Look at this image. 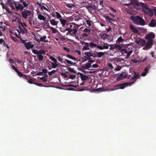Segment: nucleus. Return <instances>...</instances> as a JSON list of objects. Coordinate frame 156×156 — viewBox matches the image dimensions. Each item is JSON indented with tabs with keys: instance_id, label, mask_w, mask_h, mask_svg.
<instances>
[{
	"instance_id": "59",
	"label": "nucleus",
	"mask_w": 156,
	"mask_h": 156,
	"mask_svg": "<svg viewBox=\"0 0 156 156\" xmlns=\"http://www.w3.org/2000/svg\"><path fill=\"white\" fill-rule=\"evenodd\" d=\"M5 42L3 40L2 38L0 39V44H2L3 45H5Z\"/></svg>"
},
{
	"instance_id": "54",
	"label": "nucleus",
	"mask_w": 156,
	"mask_h": 156,
	"mask_svg": "<svg viewBox=\"0 0 156 156\" xmlns=\"http://www.w3.org/2000/svg\"><path fill=\"white\" fill-rule=\"evenodd\" d=\"M109 46H110L111 47L109 49L110 50L113 51L114 50V49H115L114 48L115 45H114L110 44L109 45Z\"/></svg>"
},
{
	"instance_id": "56",
	"label": "nucleus",
	"mask_w": 156,
	"mask_h": 156,
	"mask_svg": "<svg viewBox=\"0 0 156 156\" xmlns=\"http://www.w3.org/2000/svg\"><path fill=\"white\" fill-rule=\"evenodd\" d=\"M150 68V67L149 66H146V67L145 68L144 71L146 72H148V71L149 70Z\"/></svg>"
},
{
	"instance_id": "41",
	"label": "nucleus",
	"mask_w": 156,
	"mask_h": 156,
	"mask_svg": "<svg viewBox=\"0 0 156 156\" xmlns=\"http://www.w3.org/2000/svg\"><path fill=\"white\" fill-rule=\"evenodd\" d=\"M84 54L88 57H92V54L90 52H87L84 53Z\"/></svg>"
},
{
	"instance_id": "43",
	"label": "nucleus",
	"mask_w": 156,
	"mask_h": 156,
	"mask_svg": "<svg viewBox=\"0 0 156 156\" xmlns=\"http://www.w3.org/2000/svg\"><path fill=\"white\" fill-rule=\"evenodd\" d=\"M140 5H141V6H142V7H143V9H145V8H148L147 7V5L146 4L140 2Z\"/></svg>"
},
{
	"instance_id": "15",
	"label": "nucleus",
	"mask_w": 156,
	"mask_h": 156,
	"mask_svg": "<svg viewBox=\"0 0 156 156\" xmlns=\"http://www.w3.org/2000/svg\"><path fill=\"white\" fill-rule=\"evenodd\" d=\"M24 45L27 49L28 50L31 48H32L34 47V45L31 44L29 42H27L26 44H25Z\"/></svg>"
},
{
	"instance_id": "8",
	"label": "nucleus",
	"mask_w": 156,
	"mask_h": 156,
	"mask_svg": "<svg viewBox=\"0 0 156 156\" xmlns=\"http://www.w3.org/2000/svg\"><path fill=\"white\" fill-rule=\"evenodd\" d=\"M103 43L105 45L102 46H100L99 45H97V48L101 50L103 49H108V46H109V44L105 42H103Z\"/></svg>"
},
{
	"instance_id": "29",
	"label": "nucleus",
	"mask_w": 156,
	"mask_h": 156,
	"mask_svg": "<svg viewBox=\"0 0 156 156\" xmlns=\"http://www.w3.org/2000/svg\"><path fill=\"white\" fill-rule=\"evenodd\" d=\"M128 51L127 49H122L120 51V52L121 53V54H126Z\"/></svg>"
},
{
	"instance_id": "36",
	"label": "nucleus",
	"mask_w": 156,
	"mask_h": 156,
	"mask_svg": "<svg viewBox=\"0 0 156 156\" xmlns=\"http://www.w3.org/2000/svg\"><path fill=\"white\" fill-rule=\"evenodd\" d=\"M42 54H44V55L45 54V51L43 50H39V51H38L37 55H42Z\"/></svg>"
},
{
	"instance_id": "49",
	"label": "nucleus",
	"mask_w": 156,
	"mask_h": 156,
	"mask_svg": "<svg viewBox=\"0 0 156 156\" xmlns=\"http://www.w3.org/2000/svg\"><path fill=\"white\" fill-rule=\"evenodd\" d=\"M5 30V27H0V36H1L2 35V34L1 32V31H4Z\"/></svg>"
},
{
	"instance_id": "11",
	"label": "nucleus",
	"mask_w": 156,
	"mask_h": 156,
	"mask_svg": "<svg viewBox=\"0 0 156 156\" xmlns=\"http://www.w3.org/2000/svg\"><path fill=\"white\" fill-rule=\"evenodd\" d=\"M129 27L132 32L135 33L137 34L139 33V31L136 28L134 27V26L132 24H130L129 25Z\"/></svg>"
},
{
	"instance_id": "1",
	"label": "nucleus",
	"mask_w": 156,
	"mask_h": 156,
	"mask_svg": "<svg viewBox=\"0 0 156 156\" xmlns=\"http://www.w3.org/2000/svg\"><path fill=\"white\" fill-rule=\"evenodd\" d=\"M7 5L11 8V10H14L17 12H20L23 10V6L19 2L12 1H8Z\"/></svg>"
},
{
	"instance_id": "58",
	"label": "nucleus",
	"mask_w": 156,
	"mask_h": 156,
	"mask_svg": "<svg viewBox=\"0 0 156 156\" xmlns=\"http://www.w3.org/2000/svg\"><path fill=\"white\" fill-rule=\"evenodd\" d=\"M57 59H58V60L60 62L62 63V61L63 60V58H61V57L60 56H58V58H57Z\"/></svg>"
},
{
	"instance_id": "18",
	"label": "nucleus",
	"mask_w": 156,
	"mask_h": 156,
	"mask_svg": "<svg viewBox=\"0 0 156 156\" xmlns=\"http://www.w3.org/2000/svg\"><path fill=\"white\" fill-rule=\"evenodd\" d=\"M149 26L151 27H154L156 26V21L154 19H152L150 22Z\"/></svg>"
},
{
	"instance_id": "21",
	"label": "nucleus",
	"mask_w": 156,
	"mask_h": 156,
	"mask_svg": "<svg viewBox=\"0 0 156 156\" xmlns=\"http://www.w3.org/2000/svg\"><path fill=\"white\" fill-rule=\"evenodd\" d=\"M78 27L77 25L75 24L74 23H73L69 25V27L68 28L72 30L73 29H74V28H77Z\"/></svg>"
},
{
	"instance_id": "13",
	"label": "nucleus",
	"mask_w": 156,
	"mask_h": 156,
	"mask_svg": "<svg viewBox=\"0 0 156 156\" xmlns=\"http://www.w3.org/2000/svg\"><path fill=\"white\" fill-rule=\"evenodd\" d=\"M125 74V72H123L121 73L117 77V80L118 81H119L120 80H121L126 77V76H124V74Z\"/></svg>"
},
{
	"instance_id": "22",
	"label": "nucleus",
	"mask_w": 156,
	"mask_h": 156,
	"mask_svg": "<svg viewBox=\"0 0 156 156\" xmlns=\"http://www.w3.org/2000/svg\"><path fill=\"white\" fill-rule=\"evenodd\" d=\"M38 18L41 20H43L44 22L46 21V18L43 15L39 14L38 15Z\"/></svg>"
},
{
	"instance_id": "26",
	"label": "nucleus",
	"mask_w": 156,
	"mask_h": 156,
	"mask_svg": "<svg viewBox=\"0 0 156 156\" xmlns=\"http://www.w3.org/2000/svg\"><path fill=\"white\" fill-rule=\"evenodd\" d=\"M81 71L83 72L84 74H86L87 73H95L96 72V71H85L83 69H81Z\"/></svg>"
},
{
	"instance_id": "51",
	"label": "nucleus",
	"mask_w": 156,
	"mask_h": 156,
	"mask_svg": "<svg viewBox=\"0 0 156 156\" xmlns=\"http://www.w3.org/2000/svg\"><path fill=\"white\" fill-rule=\"evenodd\" d=\"M83 31L84 32H86L89 34L90 32V29L86 28L85 29H84L83 30Z\"/></svg>"
},
{
	"instance_id": "25",
	"label": "nucleus",
	"mask_w": 156,
	"mask_h": 156,
	"mask_svg": "<svg viewBox=\"0 0 156 156\" xmlns=\"http://www.w3.org/2000/svg\"><path fill=\"white\" fill-rule=\"evenodd\" d=\"M97 57L100 58L105 55V52H97Z\"/></svg>"
},
{
	"instance_id": "55",
	"label": "nucleus",
	"mask_w": 156,
	"mask_h": 156,
	"mask_svg": "<svg viewBox=\"0 0 156 156\" xmlns=\"http://www.w3.org/2000/svg\"><path fill=\"white\" fill-rule=\"evenodd\" d=\"M56 72V70H53L51 72H48V75H49V76H51V75H52V74H54V73H55Z\"/></svg>"
},
{
	"instance_id": "64",
	"label": "nucleus",
	"mask_w": 156,
	"mask_h": 156,
	"mask_svg": "<svg viewBox=\"0 0 156 156\" xmlns=\"http://www.w3.org/2000/svg\"><path fill=\"white\" fill-rule=\"evenodd\" d=\"M133 62L135 63H136L138 62H139V60L138 59H137L136 58H134L132 60Z\"/></svg>"
},
{
	"instance_id": "46",
	"label": "nucleus",
	"mask_w": 156,
	"mask_h": 156,
	"mask_svg": "<svg viewBox=\"0 0 156 156\" xmlns=\"http://www.w3.org/2000/svg\"><path fill=\"white\" fill-rule=\"evenodd\" d=\"M55 13H56V18L57 19H61V15H60V14L59 12H55Z\"/></svg>"
},
{
	"instance_id": "12",
	"label": "nucleus",
	"mask_w": 156,
	"mask_h": 156,
	"mask_svg": "<svg viewBox=\"0 0 156 156\" xmlns=\"http://www.w3.org/2000/svg\"><path fill=\"white\" fill-rule=\"evenodd\" d=\"M46 36H43L42 37H41L40 39H36V41L38 42H40L41 41H44V42H47L48 41L47 40H46Z\"/></svg>"
},
{
	"instance_id": "44",
	"label": "nucleus",
	"mask_w": 156,
	"mask_h": 156,
	"mask_svg": "<svg viewBox=\"0 0 156 156\" xmlns=\"http://www.w3.org/2000/svg\"><path fill=\"white\" fill-rule=\"evenodd\" d=\"M51 64L52 65V68H55L58 66V65L57 63H53L51 62Z\"/></svg>"
},
{
	"instance_id": "4",
	"label": "nucleus",
	"mask_w": 156,
	"mask_h": 156,
	"mask_svg": "<svg viewBox=\"0 0 156 156\" xmlns=\"http://www.w3.org/2000/svg\"><path fill=\"white\" fill-rule=\"evenodd\" d=\"M153 9H151L149 8H146L143 9V12L150 17H152L153 16Z\"/></svg>"
},
{
	"instance_id": "14",
	"label": "nucleus",
	"mask_w": 156,
	"mask_h": 156,
	"mask_svg": "<svg viewBox=\"0 0 156 156\" xmlns=\"http://www.w3.org/2000/svg\"><path fill=\"white\" fill-rule=\"evenodd\" d=\"M78 74L80 76L81 80L82 81H84L87 80L88 79V76H87L84 75L80 72H78Z\"/></svg>"
},
{
	"instance_id": "39",
	"label": "nucleus",
	"mask_w": 156,
	"mask_h": 156,
	"mask_svg": "<svg viewBox=\"0 0 156 156\" xmlns=\"http://www.w3.org/2000/svg\"><path fill=\"white\" fill-rule=\"evenodd\" d=\"M142 46H144L145 44V41L144 40H142L140 41V43L138 44Z\"/></svg>"
},
{
	"instance_id": "6",
	"label": "nucleus",
	"mask_w": 156,
	"mask_h": 156,
	"mask_svg": "<svg viewBox=\"0 0 156 156\" xmlns=\"http://www.w3.org/2000/svg\"><path fill=\"white\" fill-rule=\"evenodd\" d=\"M154 34L152 32H151L146 35L145 36V39L147 40H153L152 39L154 38Z\"/></svg>"
},
{
	"instance_id": "31",
	"label": "nucleus",
	"mask_w": 156,
	"mask_h": 156,
	"mask_svg": "<svg viewBox=\"0 0 156 156\" xmlns=\"http://www.w3.org/2000/svg\"><path fill=\"white\" fill-rule=\"evenodd\" d=\"M126 11L127 13H128V14L130 15H133V12L132 11V10L129 9H126Z\"/></svg>"
},
{
	"instance_id": "50",
	"label": "nucleus",
	"mask_w": 156,
	"mask_h": 156,
	"mask_svg": "<svg viewBox=\"0 0 156 156\" xmlns=\"http://www.w3.org/2000/svg\"><path fill=\"white\" fill-rule=\"evenodd\" d=\"M124 39H122L121 36H120L117 39V42L118 43H120L122 42L123 41Z\"/></svg>"
},
{
	"instance_id": "20",
	"label": "nucleus",
	"mask_w": 156,
	"mask_h": 156,
	"mask_svg": "<svg viewBox=\"0 0 156 156\" xmlns=\"http://www.w3.org/2000/svg\"><path fill=\"white\" fill-rule=\"evenodd\" d=\"M105 19H106V22L110 23H112L115 22L114 20L110 18V17L108 16H105Z\"/></svg>"
},
{
	"instance_id": "16",
	"label": "nucleus",
	"mask_w": 156,
	"mask_h": 156,
	"mask_svg": "<svg viewBox=\"0 0 156 156\" xmlns=\"http://www.w3.org/2000/svg\"><path fill=\"white\" fill-rule=\"evenodd\" d=\"M16 72L17 73H18V76H19L20 77H21L24 79H26L27 80L28 77L26 75L23 74L21 72H20L19 71Z\"/></svg>"
},
{
	"instance_id": "2",
	"label": "nucleus",
	"mask_w": 156,
	"mask_h": 156,
	"mask_svg": "<svg viewBox=\"0 0 156 156\" xmlns=\"http://www.w3.org/2000/svg\"><path fill=\"white\" fill-rule=\"evenodd\" d=\"M130 18L132 22L137 25L144 26L145 24L144 20L140 16H130Z\"/></svg>"
},
{
	"instance_id": "30",
	"label": "nucleus",
	"mask_w": 156,
	"mask_h": 156,
	"mask_svg": "<svg viewBox=\"0 0 156 156\" xmlns=\"http://www.w3.org/2000/svg\"><path fill=\"white\" fill-rule=\"evenodd\" d=\"M60 21L62 26H63V27L64 26L66 25V21L63 19H60Z\"/></svg>"
},
{
	"instance_id": "5",
	"label": "nucleus",
	"mask_w": 156,
	"mask_h": 156,
	"mask_svg": "<svg viewBox=\"0 0 156 156\" xmlns=\"http://www.w3.org/2000/svg\"><path fill=\"white\" fill-rule=\"evenodd\" d=\"M86 8L89 11H91L93 10H95L98 9H98L97 7V5H94L93 2H92V4H90V5H87L85 6Z\"/></svg>"
},
{
	"instance_id": "38",
	"label": "nucleus",
	"mask_w": 156,
	"mask_h": 156,
	"mask_svg": "<svg viewBox=\"0 0 156 156\" xmlns=\"http://www.w3.org/2000/svg\"><path fill=\"white\" fill-rule=\"evenodd\" d=\"M49 58H50V59L52 61L54 62V63H57V59L54 57L50 56L49 57Z\"/></svg>"
},
{
	"instance_id": "48",
	"label": "nucleus",
	"mask_w": 156,
	"mask_h": 156,
	"mask_svg": "<svg viewBox=\"0 0 156 156\" xmlns=\"http://www.w3.org/2000/svg\"><path fill=\"white\" fill-rule=\"evenodd\" d=\"M115 60H116L117 62H120L121 61H124V59L122 58H115Z\"/></svg>"
},
{
	"instance_id": "62",
	"label": "nucleus",
	"mask_w": 156,
	"mask_h": 156,
	"mask_svg": "<svg viewBox=\"0 0 156 156\" xmlns=\"http://www.w3.org/2000/svg\"><path fill=\"white\" fill-rule=\"evenodd\" d=\"M142 39L140 38H138V39H136L135 41V42L137 44H138L139 43H140V42L141 40H142Z\"/></svg>"
},
{
	"instance_id": "10",
	"label": "nucleus",
	"mask_w": 156,
	"mask_h": 156,
	"mask_svg": "<svg viewBox=\"0 0 156 156\" xmlns=\"http://www.w3.org/2000/svg\"><path fill=\"white\" fill-rule=\"evenodd\" d=\"M134 83V82H130V83H122L119 85H118L117 86L120 87L119 88V89H123L128 84H131Z\"/></svg>"
},
{
	"instance_id": "60",
	"label": "nucleus",
	"mask_w": 156,
	"mask_h": 156,
	"mask_svg": "<svg viewBox=\"0 0 156 156\" xmlns=\"http://www.w3.org/2000/svg\"><path fill=\"white\" fill-rule=\"evenodd\" d=\"M40 80L44 82H46L47 81V78H45L44 77H41L40 78Z\"/></svg>"
},
{
	"instance_id": "24",
	"label": "nucleus",
	"mask_w": 156,
	"mask_h": 156,
	"mask_svg": "<svg viewBox=\"0 0 156 156\" xmlns=\"http://www.w3.org/2000/svg\"><path fill=\"white\" fill-rule=\"evenodd\" d=\"M101 37L103 40H105L107 39H108V35L107 34H104L101 35Z\"/></svg>"
},
{
	"instance_id": "3",
	"label": "nucleus",
	"mask_w": 156,
	"mask_h": 156,
	"mask_svg": "<svg viewBox=\"0 0 156 156\" xmlns=\"http://www.w3.org/2000/svg\"><path fill=\"white\" fill-rule=\"evenodd\" d=\"M31 14V12L28 10H25L21 12L22 17L25 19L28 18V16H30Z\"/></svg>"
},
{
	"instance_id": "23",
	"label": "nucleus",
	"mask_w": 156,
	"mask_h": 156,
	"mask_svg": "<svg viewBox=\"0 0 156 156\" xmlns=\"http://www.w3.org/2000/svg\"><path fill=\"white\" fill-rule=\"evenodd\" d=\"M19 30H20V32L22 34H27V30L25 28H24V29L20 28V27H19Z\"/></svg>"
},
{
	"instance_id": "32",
	"label": "nucleus",
	"mask_w": 156,
	"mask_h": 156,
	"mask_svg": "<svg viewBox=\"0 0 156 156\" xmlns=\"http://www.w3.org/2000/svg\"><path fill=\"white\" fill-rule=\"evenodd\" d=\"M50 22L52 26H56L57 25V23L54 19L50 20Z\"/></svg>"
},
{
	"instance_id": "33",
	"label": "nucleus",
	"mask_w": 156,
	"mask_h": 156,
	"mask_svg": "<svg viewBox=\"0 0 156 156\" xmlns=\"http://www.w3.org/2000/svg\"><path fill=\"white\" fill-rule=\"evenodd\" d=\"M2 9H5L6 12H7L9 14H11L12 12L9 10V9L8 8L7 6L4 7V8H2Z\"/></svg>"
},
{
	"instance_id": "27",
	"label": "nucleus",
	"mask_w": 156,
	"mask_h": 156,
	"mask_svg": "<svg viewBox=\"0 0 156 156\" xmlns=\"http://www.w3.org/2000/svg\"><path fill=\"white\" fill-rule=\"evenodd\" d=\"M65 61H66V63H67L68 64H69L71 65L74 66L76 64V63L73 62L69 60L68 59H65Z\"/></svg>"
},
{
	"instance_id": "35",
	"label": "nucleus",
	"mask_w": 156,
	"mask_h": 156,
	"mask_svg": "<svg viewBox=\"0 0 156 156\" xmlns=\"http://www.w3.org/2000/svg\"><path fill=\"white\" fill-rule=\"evenodd\" d=\"M67 70L69 71L70 72H73L74 73H76V71L73 70V69L69 67H68L67 68Z\"/></svg>"
},
{
	"instance_id": "61",
	"label": "nucleus",
	"mask_w": 156,
	"mask_h": 156,
	"mask_svg": "<svg viewBox=\"0 0 156 156\" xmlns=\"http://www.w3.org/2000/svg\"><path fill=\"white\" fill-rule=\"evenodd\" d=\"M63 49H64V50L67 52L69 53L70 51V49H69L68 48H66L65 47H63Z\"/></svg>"
},
{
	"instance_id": "9",
	"label": "nucleus",
	"mask_w": 156,
	"mask_h": 156,
	"mask_svg": "<svg viewBox=\"0 0 156 156\" xmlns=\"http://www.w3.org/2000/svg\"><path fill=\"white\" fill-rule=\"evenodd\" d=\"M81 44H82V45H84V46H83L82 48L83 50H89L90 49L89 47V44L88 43L83 41L81 43Z\"/></svg>"
},
{
	"instance_id": "45",
	"label": "nucleus",
	"mask_w": 156,
	"mask_h": 156,
	"mask_svg": "<svg viewBox=\"0 0 156 156\" xmlns=\"http://www.w3.org/2000/svg\"><path fill=\"white\" fill-rule=\"evenodd\" d=\"M20 1V2L23 3V7H26L28 6V3H26L25 2L23 1Z\"/></svg>"
},
{
	"instance_id": "37",
	"label": "nucleus",
	"mask_w": 156,
	"mask_h": 156,
	"mask_svg": "<svg viewBox=\"0 0 156 156\" xmlns=\"http://www.w3.org/2000/svg\"><path fill=\"white\" fill-rule=\"evenodd\" d=\"M133 52L132 50H130L129 51H128L127 53L126 54H127V55L126 56V58H129V56H130V55L132 54V53Z\"/></svg>"
},
{
	"instance_id": "17",
	"label": "nucleus",
	"mask_w": 156,
	"mask_h": 156,
	"mask_svg": "<svg viewBox=\"0 0 156 156\" xmlns=\"http://www.w3.org/2000/svg\"><path fill=\"white\" fill-rule=\"evenodd\" d=\"M133 73L134 75L133 77H132V80H133L135 79H139V77L140 76V74L138 73L135 72H134Z\"/></svg>"
},
{
	"instance_id": "57",
	"label": "nucleus",
	"mask_w": 156,
	"mask_h": 156,
	"mask_svg": "<svg viewBox=\"0 0 156 156\" xmlns=\"http://www.w3.org/2000/svg\"><path fill=\"white\" fill-rule=\"evenodd\" d=\"M86 23H87V24L88 25L89 27H90L91 26V21L90 20H86Z\"/></svg>"
},
{
	"instance_id": "52",
	"label": "nucleus",
	"mask_w": 156,
	"mask_h": 156,
	"mask_svg": "<svg viewBox=\"0 0 156 156\" xmlns=\"http://www.w3.org/2000/svg\"><path fill=\"white\" fill-rule=\"evenodd\" d=\"M50 29L54 33H56L57 32V30H56L55 28H54L52 27H50Z\"/></svg>"
},
{
	"instance_id": "47",
	"label": "nucleus",
	"mask_w": 156,
	"mask_h": 156,
	"mask_svg": "<svg viewBox=\"0 0 156 156\" xmlns=\"http://www.w3.org/2000/svg\"><path fill=\"white\" fill-rule=\"evenodd\" d=\"M89 44V45H90V46L92 47H97V44H96L94 43H93V42H90V44Z\"/></svg>"
},
{
	"instance_id": "19",
	"label": "nucleus",
	"mask_w": 156,
	"mask_h": 156,
	"mask_svg": "<svg viewBox=\"0 0 156 156\" xmlns=\"http://www.w3.org/2000/svg\"><path fill=\"white\" fill-rule=\"evenodd\" d=\"M91 63H87L85 64V66H84L83 65L81 66L82 69H88L91 67Z\"/></svg>"
},
{
	"instance_id": "28",
	"label": "nucleus",
	"mask_w": 156,
	"mask_h": 156,
	"mask_svg": "<svg viewBox=\"0 0 156 156\" xmlns=\"http://www.w3.org/2000/svg\"><path fill=\"white\" fill-rule=\"evenodd\" d=\"M114 48H115V49H116V50H118L117 51H121V50L122 49V46H120L119 45H115Z\"/></svg>"
},
{
	"instance_id": "34",
	"label": "nucleus",
	"mask_w": 156,
	"mask_h": 156,
	"mask_svg": "<svg viewBox=\"0 0 156 156\" xmlns=\"http://www.w3.org/2000/svg\"><path fill=\"white\" fill-rule=\"evenodd\" d=\"M77 28H75L74 29L72 30V32L73 31V32L71 33V35L73 36L74 35H75L77 31V30L76 29Z\"/></svg>"
},
{
	"instance_id": "7",
	"label": "nucleus",
	"mask_w": 156,
	"mask_h": 156,
	"mask_svg": "<svg viewBox=\"0 0 156 156\" xmlns=\"http://www.w3.org/2000/svg\"><path fill=\"white\" fill-rule=\"evenodd\" d=\"M153 44V40H147V42L146 44V45L143 48L144 49L145 48H150L151 46H152Z\"/></svg>"
},
{
	"instance_id": "53",
	"label": "nucleus",
	"mask_w": 156,
	"mask_h": 156,
	"mask_svg": "<svg viewBox=\"0 0 156 156\" xmlns=\"http://www.w3.org/2000/svg\"><path fill=\"white\" fill-rule=\"evenodd\" d=\"M10 36L11 38L12 39V40L15 41H17V39L16 38V37H15L12 35H10Z\"/></svg>"
},
{
	"instance_id": "63",
	"label": "nucleus",
	"mask_w": 156,
	"mask_h": 156,
	"mask_svg": "<svg viewBox=\"0 0 156 156\" xmlns=\"http://www.w3.org/2000/svg\"><path fill=\"white\" fill-rule=\"evenodd\" d=\"M108 67L112 69L113 68V67L112 65V64L110 63H108Z\"/></svg>"
},
{
	"instance_id": "40",
	"label": "nucleus",
	"mask_w": 156,
	"mask_h": 156,
	"mask_svg": "<svg viewBox=\"0 0 156 156\" xmlns=\"http://www.w3.org/2000/svg\"><path fill=\"white\" fill-rule=\"evenodd\" d=\"M37 56L38 59L40 61H42L43 59H44V57H43V55H38Z\"/></svg>"
},
{
	"instance_id": "42",
	"label": "nucleus",
	"mask_w": 156,
	"mask_h": 156,
	"mask_svg": "<svg viewBox=\"0 0 156 156\" xmlns=\"http://www.w3.org/2000/svg\"><path fill=\"white\" fill-rule=\"evenodd\" d=\"M67 57L73 60H76V58H75L72 55L68 54L66 55Z\"/></svg>"
}]
</instances>
